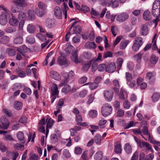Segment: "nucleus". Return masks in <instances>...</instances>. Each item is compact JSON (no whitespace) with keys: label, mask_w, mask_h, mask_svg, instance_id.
Here are the masks:
<instances>
[{"label":"nucleus","mask_w":160,"mask_h":160,"mask_svg":"<svg viewBox=\"0 0 160 160\" xmlns=\"http://www.w3.org/2000/svg\"><path fill=\"white\" fill-rule=\"evenodd\" d=\"M124 148L127 154H129L132 152V148L129 144L127 143L125 144Z\"/></svg>","instance_id":"23"},{"label":"nucleus","mask_w":160,"mask_h":160,"mask_svg":"<svg viewBox=\"0 0 160 160\" xmlns=\"http://www.w3.org/2000/svg\"><path fill=\"white\" fill-rule=\"evenodd\" d=\"M155 74L151 72H148L147 73V78L148 79L150 80L152 78L154 79V77L155 76Z\"/></svg>","instance_id":"62"},{"label":"nucleus","mask_w":160,"mask_h":160,"mask_svg":"<svg viewBox=\"0 0 160 160\" xmlns=\"http://www.w3.org/2000/svg\"><path fill=\"white\" fill-rule=\"evenodd\" d=\"M126 80L128 82H130L132 79V75L128 72H126Z\"/></svg>","instance_id":"53"},{"label":"nucleus","mask_w":160,"mask_h":160,"mask_svg":"<svg viewBox=\"0 0 160 160\" xmlns=\"http://www.w3.org/2000/svg\"><path fill=\"white\" fill-rule=\"evenodd\" d=\"M112 108L109 103H106L102 107L101 112L104 117H106L110 115L112 112Z\"/></svg>","instance_id":"2"},{"label":"nucleus","mask_w":160,"mask_h":160,"mask_svg":"<svg viewBox=\"0 0 160 160\" xmlns=\"http://www.w3.org/2000/svg\"><path fill=\"white\" fill-rule=\"evenodd\" d=\"M16 31V28L15 27H10L6 28L5 29V31L7 33H11L14 32Z\"/></svg>","instance_id":"43"},{"label":"nucleus","mask_w":160,"mask_h":160,"mask_svg":"<svg viewBox=\"0 0 160 160\" xmlns=\"http://www.w3.org/2000/svg\"><path fill=\"white\" fill-rule=\"evenodd\" d=\"M35 133L34 132L32 136V133H29V136L28 137V142L31 140L32 142H34V139L35 138Z\"/></svg>","instance_id":"55"},{"label":"nucleus","mask_w":160,"mask_h":160,"mask_svg":"<svg viewBox=\"0 0 160 160\" xmlns=\"http://www.w3.org/2000/svg\"><path fill=\"white\" fill-rule=\"evenodd\" d=\"M3 111L7 117H11L12 116V114L10 110L6 108H4Z\"/></svg>","instance_id":"50"},{"label":"nucleus","mask_w":160,"mask_h":160,"mask_svg":"<svg viewBox=\"0 0 160 160\" xmlns=\"http://www.w3.org/2000/svg\"><path fill=\"white\" fill-rule=\"evenodd\" d=\"M27 30L28 32L32 33L35 32V28L33 25L32 24H29L28 26Z\"/></svg>","instance_id":"25"},{"label":"nucleus","mask_w":160,"mask_h":160,"mask_svg":"<svg viewBox=\"0 0 160 160\" xmlns=\"http://www.w3.org/2000/svg\"><path fill=\"white\" fill-rule=\"evenodd\" d=\"M160 97V94L158 93H154L152 96V98L153 102H157Z\"/></svg>","instance_id":"31"},{"label":"nucleus","mask_w":160,"mask_h":160,"mask_svg":"<svg viewBox=\"0 0 160 160\" xmlns=\"http://www.w3.org/2000/svg\"><path fill=\"white\" fill-rule=\"evenodd\" d=\"M58 61L60 65H65L66 63L67 59L65 57L61 56L58 58Z\"/></svg>","instance_id":"21"},{"label":"nucleus","mask_w":160,"mask_h":160,"mask_svg":"<svg viewBox=\"0 0 160 160\" xmlns=\"http://www.w3.org/2000/svg\"><path fill=\"white\" fill-rule=\"evenodd\" d=\"M9 23L11 26H16L18 25V21L15 16L12 14L11 16L10 17Z\"/></svg>","instance_id":"8"},{"label":"nucleus","mask_w":160,"mask_h":160,"mask_svg":"<svg viewBox=\"0 0 160 160\" xmlns=\"http://www.w3.org/2000/svg\"><path fill=\"white\" fill-rule=\"evenodd\" d=\"M129 42V41L128 40H126L122 41L120 44V48L121 50L124 49L127 46Z\"/></svg>","instance_id":"18"},{"label":"nucleus","mask_w":160,"mask_h":160,"mask_svg":"<svg viewBox=\"0 0 160 160\" xmlns=\"http://www.w3.org/2000/svg\"><path fill=\"white\" fill-rule=\"evenodd\" d=\"M13 2L17 7L22 8L23 6L25 4L24 0H14Z\"/></svg>","instance_id":"17"},{"label":"nucleus","mask_w":160,"mask_h":160,"mask_svg":"<svg viewBox=\"0 0 160 160\" xmlns=\"http://www.w3.org/2000/svg\"><path fill=\"white\" fill-rule=\"evenodd\" d=\"M71 58L72 60L75 63H79L81 62V60L78 58L77 51H75L72 53Z\"/></svg>","instance_id":"11"},{"label":"nucleus","mask_w":160,"mask_h":160,"mask_svg":"<svg viewBox=\"0 0 160 160\" xmlns=\"http://www.w3.org/2000/svg\"><path fill=\"white\" fill-rule=\"evenodd\" d=\"M102 152L99 151L97 152L94 156V159L95 160H100L102 157Z\"/></svg>","instance_id":"29"},{"label":"nucleus","mask_w":160,"mask_h":160,"mask_svg":"<svg viewBox=\"0 0 160 160\" xmlns=\"http://www.w3.org/2000/svg\"><path fill=\"white\" fill-rule=\"evenodd\" d=\"M89 116L92 118H94L97 116V112L96 110H91L89 112Z\"/></svg>","instance_id":"47"},{"label":"nucleus","mask_w":160,"mask_h":160,"mask_svg":"<svg viewBox=\"0 0 160 160\" xmlns=\"http://www.w3.org/2000/svg\"><path fill=\"white\" fill-rule=\"evenodd\" d=\"M63 155L66 158H68L71 157V154L67 149H64L63 152Z\"/></svg>","instance_id":"56"},{"label":"nucleus","mask_w":160,"mask_h":160,"mask_svg":"<svg viewBox=\"0 0 160 160\" xmlns=\"http://www.w3.org/2000/svg\"><path fill=\"white\" fill-rule=\"evenodd\" d=\"M76 120L78 124H81L82 121V116L80 115H76Z\"/></svg>","instance_id":"61"},{"label":"nucleus","mask_w":160,"mask_h":160,"mask_svg":"<svg viewBox=\"0 0 160 160\" xmlns=\"http://www.w3.org/2000/svg\"><path fill=\"white\" fill-rule=\"evenodd\" d=\"M149 32L148 28L146 24L142 25L141 27L140 33L142 36H146Z\"/></svg>","instance_id":"6"},{"label":"nucleus","mask_w":160,"mask_h":160,"mask_svg":"<svg viewBox=\"0 0 160 160\" xmlns=\"http://www.w3.org/2000/svg\"><path fill=\"white\" fill-rule=\"evenodd\" d=\"M88 152V150H85L83 152L81 158L83 160H88L87 159Z\"/></svg>","instance_id":"57"},{"label":"nucleus","mask_w":160,"mask_h":160,"mask_svg":"<svg viewBox=\"0 0 160 160\" xmlns=\"http://www.w3.org/2000/svg\"><path fill=\"white\" fill-rule=\"evenodd\" d=\"M54 14L59 19H61L62 17V13L60 8L58 7H56L54 9Z\"/></svg>","instance_id":"16"},{"label":"nucleus","mask_w":160,"mask_h":160,"mask_svg":"<svg viewBox=\"0 0 160 160\" xmlns=\"http://www.w3.org/2000/svg\"><path fill=\"white\" fill-rule=\"evenodd\" d=\"M142 144L143 147H146L148 150H151L152 152L153 151L151 146L148 143L144 142H142Z\"/></svg>","instance_id":"58"},{"label":"nucleus","mask_w":160,"mask_h":160,"mask_svg":"<svg viewBox=\"0 0 160 160\" xmlns=\"http://www.w3.org/2000/svg\"><path fill=\"white\" fill-rule=\"evenodd\" d=\"M22 104L19 101H16L14 102V107L17 110L21 109L22 107Z\"/></svg>","instance_id":"27"},{"label":"nucleus","mask_w":160,"mask_h":160,"mask_svg":"<svg viewBox=\"0 0 160 160\" xmlns=\"http://www.w3.org/2000/svg\"><path fill=\"white\" fill-rule=\"evenodd\" d=\"M26 18V15L25 13L23 12H21L18 13V19L22 21V20H24Z\"/></svg>","instance_id":"40"},{"label":"nucleus","mask_w":160,"mask_h":160,"mask_svg":"<svg viewBox=\"0 0 160 160\" xmlns=\"http://www.w3.org/2000/svg\"><path fill=\"white\" fill-rule=\"evenodd\" d=\"M92 61L93 60H92L89 62H88L87 63L83 64L82 67L83 70L85 71H87L90 67L91 65Z\"/></svg>","instance_id":"35"},{"label":"nucleus","mask_w":160,"mask_h":160,"mask_svg":"<svg viewBox=\"0 0 160 160\" xmlns=\"http://www.w3.org/2000/svg\"><path fill=\"white\" fill-rule=\"evenodd\" d=\"M13 146L15 149L18 150H23L24 148V146L23 145L18 143L14 144Z\"/></svg>","instance_id":"38"},{"label":"nucleus","mask_w":160,"mask_h":160,"mask_svg":"<svg viewBox=\"0 0 160 160\" xmlns=\"http://www.w3.org/2000/svg\"><path fill=\"white\" fill-rule=\"evenodd\" d=\"M4 139L7 141H12L14 140V139L11 135H5L4 138Z\"/></svg>","instance_id":"63"},{"label":"nucleus","mask_w":160,"mask_h":160,"mask_svg":"<svg viewBox=\"0 0 160 160\" xmlns=\"http://www.w3.org/2000/svg\"><path fill=\"white\" fill-rule=\"evenodd\" d=\"M9 41V38L7 36H4L0 38V43L7 44Z\"/></svg>","instance_id":"24"},{"label":"nucleus","mask_w":160,"mask_h":160,"mask_svg":"<svg viewBox=\"0 0 160 160\" xmlns=\"http://www.w3.org/2000/svg\"><path fill=\"white\" fill-rule=\"evenodd\" d=\"M62 75L64 78V80L65 81V82H68L69 81L68 73L64 71H63L62 72Z\"/></svg>","instance_id":"36"},{"label":"nucleus","mask_w":160,"mask_h":160,"mask_svg":"<svg viewBox=\"0 0 160 160\" xmlns=\"http://www.w3.org/2000/svg\"><path fill=\"white\" fill-rule=\"evenodd\" d=\"M142 55V53H139L134 55L133 57L138 62H139L141 61Z\"/></svg>","instance_id":"42"},{"label":"nucleus","mask_w":160,"mask_h":160,"mask_svg":"<svg viewBox=\"0 0 160 160\" xmlns=\"http://www.w3.org/2000/svg\"><path fill=\"white\" fill-rule=\"evenodd\" d=\"M113 84L115 87V88H113L114 90L116 89V91L117 92H118L119 90L118 89L120 87L119 81L117 80H114L113 81Z\"/></svg>","instance_id":"37"},{"label":"nucleus","mask_w":160,"mask_h":160,"mask_svg":"<svg viewBox=\"0 0 160 160\" xmlns=\"http://www.w3.org/2000/svg\"><path fill=\"white\" fill-rule=\"evenodd\" d=\"M82 152V149L79 147H76L75 148L74 153L76 154H80Z\"/></svg>","instance_id":"64"},{"label":"nucleus","mask_w":160,"mask_h":160,"mask_svg":"<svg viewBox=\"0 0 160 160\" xmlns=\"http://www.w3.org/2000/svg\"><path fill=\"white\" fill-rule=\"evenodd\" d=\"M50 76L52 78L56 80H59L61 79V76L57 72L54 71L50 72Z\"/></svg>","instance_id":"14"},{"label":"nucleus","mask_w":160,"mask_h":160,"mask_svg":"<svg viewBox=\"0 0 160 160\" xmlns=\"http://www.w3.org/2000/svg\"><path fill=\"white\" fill-rule=\"evenodd\" d=\"M16 136L18 140L22 144H24L25 142V138L24 133L22 131L18 132L16 134Z\"/></svg>","instance_id":"9"},{"label":"nucleus","mask_w":160,"mask_h":160,"mask_svg":"<svg viewBox=\"0 0 160 160\" xmlns=\"http://www.w3.org/2000/svg\"><path fill=\"white\" fill-rule=\"evenodd\" d=\"M51 94L58 95V87L56 84L53 83L51 88Z\"/></svg>","instance_id":"15"},{"label":"nucleus","mask_w":160,"mask_h":160,"mask_svg":"<svg viewBox=\"0 0 160 160\" xmlns=\"http://www.w3.org/2000/svg\"><path fill=\"white\" fill-rule=\"evenodd\" d=\"M64 102V100L63 99H60L57 104V107L59 108H61L62 106L63 105Z\"/></svg>","instance_id":"51"},{"label":"nucleus","mask_w":160,"mask_h":160,"mask_svg":"<svg viewBox=\"0 0 160 160\" xmlns=\"http://www.w3.org/2000/svg\"><path fill=\"white\" fill-rule=\"evenodd\" d=\"M143 16L144 20L146 21H149L152 19V15L150 12L148 10L144 12Z\"/></svg>","instance_id":"12"},{"label":"nucleus","mask_w":160,"mask_h":160,"mask_svg":"<svg viewBox=\"0 0 160 160\" xmlns=\"http://www.w3.org/2000/svg\"><path fill=\"white\" fill-rule=\"evenodd\" d=\"M158 58L156 57L155 55L153 54L151 57L150 62L152 64H155L158 61Z\"/></svg>","instance_id":"46"},{"label":"nucleus","mask_w":160,"mask_h":160,"mask_svg":"<svg viewBox=\"0 0 160 160\" xmlns=\"http://www.w3.org/2000/svg\"><path fill=\"white\" fill-rule=\"evenodd\" d=\"M160 9V3L158 1L155 0L153 3L152 9Z\"/></svg>","instance_id":"45"},{"label":"nucleus","mask_w":160,"mask_h":160,"mask_svg":"<svg viewBox=\"0 0 160 160\" xmlns=\"http://www.w3.org/2000/svg\"><path fill=\"white\" fill-rule=\"evenodd\" d=\"M7 52L10 56H13L15 55L16 52L15 51L11 48H8L7 49Z\"/></svg>","instance_id":"49"},{"label":"nucleus","mask_w":160,"mask_h":160,"mask_svg":"<svg viewBox=\"0 0 160 160\" xmlns=\"http://www.w3.org/2000/svg\"><path fill=\"white\" fill-rule=\"evenodd\" d=\"M116 113V116L118 118L122 117L124 115V112L121 109H117Z\"/></svg>","instance_id":"34"},{"label":"nucleus","mask_w":160,"mask_h":160,"mask_svg":"<svg viewBox=\"0 0 160 160\" xmlns=\"http://www.w3.org/2000/svg\"><path fill=\"white\" fill-rule=\"evenodd\" d=\"M28 18L30 20H33L35 19L34 11L33 10H29L28 11Z\"/></svg>","instance_id":"30"},{"label":"nucleus","mask_w":160,"mask_h":160,"mask_svg":"<svg viewBox=\"0 0 160 160\" xmlns=\"http://www.w3.org/2000/svg\"><path fill=\"white\" fill-rule=\"evenodd\" d=\"M0 122L3 129H7L9 125V122L8 119L4 117H2L0 119Z\"/></svg>","instance_id":"4"},{"label":"nucleus","mask_w":160,"mask_h":160,"mask_svg":"<svg viewBox=\"0 0 160 160\" xmlns=\"http://www.w3.org/2000/svg\"><path fill=\"white\" fill-rule=\"evenodd\" d=\"M114 151L116 153H121L122 152V149L121 145L120 144H118L115 147Z\"/></svg>","instance_id":"54"},{"label":"nucleus","mask_w":160,"mask_h":160,"mask_svg":"<svg viewBox=\"0 0 160 160\" xmlns=\"http://www.w3.org/2000/svg\"><path fill=\"white\" fill-rule=\"evenodd\" d=\"M106 65L105 64H101L99 65L98 67V69L100 72H103L106 70Z\"/></svg>","instance_id":"41"},{"label":"nucleus","mask_w":160,"mask_h":160,"mask_svg":"<svg viewBox=\"0 0 160 160\" xmlns=\"http://www.w3.org/2000/svg\"><path fill=\"white\" fill-rule=\"evenodd\" d=\"M55 24L54 20L50 18L47 19L45 22V25L46 27L48 28H52Z\"/></svg>","instance_id":"13"},{"label":"nucleus","mask_w":160,"mask_h":160,"mask_svg":"<svg viewBox=\"0 0 160 160\" xmlns=\"http://www.w3.org/2000/svg\"><path fill=\"white\" fill-rule=\"evenodd\" d=\"M23 39L22 37H17L14 41L13 43L15 44H21L23 42Z\"/></svg>","instance_id":"28"},{"label":"nucleus","mask_w":160,"mask_h":160,"mask_svg":"<svg viewBox=\"0 0 160 160\" xmlns=\"http://www.w3.org/2000/svg\"><path fill=\"white\" fill-rule=\"evenodd\" d=\"M142 144L143 147H146L148 150H151L152 152L153 151L151 146L148 143L144 142H142Z\"/></svg>","instance_id":"59"},{"label":"nucleus","mask_w":160,"mask_h":160,"mask_svg":"<svg viewBox=\"0 0 160 160\" xmlns=\"http://www.w3.org/2000/svg\"><path fill=\"white\" fill-rule=\"evenodd\" d=\"M128 14L126 12H123L118 15L116 18L117 21L122 22L125 21L128 18Z\"/></svg>","instance_id":"5"},{"label":"nucleus","mask_w":160,"mask_h":160,"mask_svg":"<svg viewBox=\"0 0 160 160\" xmlns=\"http://www.w3.org/2000/svg\"><path fill=\"white\" fill-rule=\"evenodd\" d=\"M103 95L105 100L108 102H110L112 100L113 93L112 91L107 90L104 91Z\"/></svg>","instance_id":"3"},{"label":"nucleus","mask_w":160,"mask_h":160,"mask_svg":"<svg viewBox=\"0 0 160 160\" xmlns=\"http://www.w3.org/2000/svg\"><path fill=\"white\" fill-rule=\"evenodd\" d=\"M46 121L47 122V128H50L53 126L54 122V121L48 118L47 119Z\"/></svg>","instance_id":"33"},{"label":"nucleus","mask_w":160,"mask_h":160,"mask_svg":"<svg viewBox=\"0 0 160 160\" xmlns=\"http://www.w3.org/2000/svg\"><path fill=\"white\" fill-rule=\"evenodd\" d=\"M19 122L25 124L27 122V118L25 116H22L21 118L19 120Z\"/></svg>","instance_id":"60"},{"label":"nucleus","mask_w":160,"mask_h":160,"mask_svg":"<svg viewBox=\"0 0 160 160\" xmlns=\"http://www.w3.org/2000/svg\"><path fill=\"white\" fill-rule=\"evenodd\" d=\"M152 13L153 16L156 18L160 17V9H152Z\"/></svg>","instance_id":"26"},{"label":"nucleus","mask_w":160,"mask_h":160,"mask_svg":"<svg viewBox=\"0 0 160 160\" xmlns=\"http://www.w3.org/2000/svg\"><path fill=\"white\" fill-rule=\"evenodd\" d=\"M106 67V71L110 73L114 72L116 69L115 64L114 62L107 64Z\"/></svg>","instance_id":"7"},{"label":"nucleus","mask_w":160,"mask_h":160,"mask_svg":"<svg viewBox=\"0 0 160 160\" xmlns=\"http://www.w3.org/2000/svg\"><path fill=\"white\" fill-rule=\"evenodd\" d=\"M81 27L78 25H76L73 28V34H79L82 31Z\"/></svg>","instance_id":"20"},{"label":"nucleus","mask_w":160,"mask_h":160,"mask_svg":"<svg viewBox=\"0 0 160 160\" xmlns=\"http://www.w3.org/2000/svg\"><path fill=\"white\" fill-rule=\"evenodd\" d=\"M26 41L29 44H32L35 42V39L33 36H29L27 37Z\"/></svg>","instance_id":"32"},{"label":"nucleus","mask_w":160,"mask_h":160,"mask_svg":"<svg viewBox=\"0 0 160 160\" xmlns=\"http://www.w3.org/2000/svg\"><path fill=\"white\" fill-rule=\"evenodd\" d=\"M7 14L4 12H3L2 14L0 15V23L2 25H6L7 22L6 16Z\"/></svg>","instance_id":"10"},{"label":"nucleus","mask_w":160,"mask_h":160,"mask_svg":"<svg viewBox=\"0 0 160 160\" xmlns=\"http://www.w3.org/2000/svg\"><path fill=\"white\" fill-rule=\"evenodd\" d=\"M144 43L143 39L140 37L136 38L133 41V44L132 47V50L133 51L137 52L139 48Z\"/></svg>","instance_id":"1"},{"label":"nucleus","mask_w":160,"mask_h":160,"mask_svg":"<svg viewBox=\"0 0 160 160\" xmlns=\"http://www.w3.org/2000/svg\"><path fill=\"white\" fill-rule=\"evenodd\" d=\"M22 9V8H20L19 7H17L15 5L12 6L11 7V11L13 13H15L18 12L19 10Z\"/></svg>","instance_id":"44"},{"label":"nucleus","mask_w":160,"mask_h":160,"mask_svg":"<svg viewBox=\"0 0 160 160\" xmlns=\"http://www.w3.org/2000/svg\"><path fill=\"white\" fill-rule=\"evenodd\" d=\"M137 123V122H134L132 121H131L127 124L125 126V129H128L131 127L135 126Z\"/></svg>","instance_id":"48"},{"label":"nucleus","mask_w":160,"mask_h":160,"mask_svg":"<svg viewBox=\"0 0 160 160\" xmlns=\"http://www.w3.org/2000/svg\"><path fill=\"white\" fill-rule=\"evenodd\" d=\"M64 8H63V11L65 15V18L66 19L67 18V11L69 8L67 4H66L64 2L63 3Z\"/></svg>","instance_id":"52"},{"label":"nucleus","mask_w":160,"mask_h":160,"mask_svg":"<svg viewBox=\"0 0 160 160\" xmlns=\"http://www.w3.org/2000/svg\"><path fill=\"white\" fill-rule=\"evenodd\" d=\"M71 90V87L68 84H66L62 89V92L65 94L68 93Z\"/></svg>","instance_id":"22"},{"label":"nucleus","mask_w":160,"mask_h":160,"mask_svg":"<svg viewBox=\"0 0 160 160\" xmlns=\"http://www.w3.org/2000/svg\"><path fill=\"white\" fill-rule=\"evenodd\" d=\"M101 136L100 134H97L95 136L94 139L95 142L97 144H100L101 143Z\"/></svg>","instance_id":"39"},{"label":"nucleus","mask_w":160,"mask_h":160,"mask_svg":"<svg viewBox=\"0 0 160 160\" xmlns=\"http://www.w3.org/2000/svg\"><path fill=\"white\" fill-rule=\"evenodd\" d=\"M85 47L87 48L93 49L96 48V45L94 42H87L85 44Z\"/></svg>","instance_id":"19"}]
</instances>
